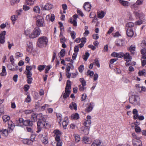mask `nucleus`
<instances>
[{
	"mask_svg": "<svg viewBox=\"0 0 146 146\" xmlns=\"http://www.w3.org/2000/svg\"><path fill=\"white\" fill-rule=\"evenodd\" d=\"M48 41V38L46 36H41L38 39V45L40 47L45 46L47 44Z\"/></svg>",
	"mask_w": 146,
	"mask_h": 146,
	"instance_id": "obj_1",
	"label": "nucleus"
},
{
	"mask_svg": "<svg viewBox=\"0 0 146 146\" xmlns=\"http://www.w3.org/2000/svg\"><path fill=\"white\" fill-rule=\"evenodd\" d=\"M129 102L134 106L139 105V98L137 95H132L129 98Z\"/></svg>",
	"mask_w": 146,
	"mask_h": 146,
	"instance_id": "obj_2",
	"label": "nucleus"
},
{
	"mask_svg": "<svg viewBox=\"0 0 146 146\" xmlns=\"http://www.w3.org/2000/svg\"><path fill=\"white\" fill-rule=\"evenodd\" d=\"M36 24L38 27H42L44 25V20L42 16L38 15L36 17Z\"/></svg>",
	"mask_w": 146,
	"mask_h": 146,
	"instance_id": "obj_3",
	"label": "nucleus"
},
{
	"mask_svg": "<svg viewBox=\"0 0 146 146\" xmlns=\"http://www.w3.org/2000/svg\"><path fill=\"white\" fill-rule=\"evenodd\" d=\"M41 31L38 27H36L33 30V32L29 35V36L31 38H35L37 37L40 35Z\"/></svg>",
	"mask_w": 146,
	"mask_h": 146,
	"instance_id": "obj_4",
	"label": "nucleus"
},
{
	"mask_svg": "<svg viewBox=\"0 0 146 146\" xmlns=\"http://www.w3.org/2000/svg\"><path fill=\"white\" fill-rule=\"evenodd\" d=\"M132 135L133 136V143L134 146H137L141 144V141L140 140L139 137H137L135 133H133Z\"/></svg>",
	"mask_w": 146,
	"mask_h": 146,
	"instance_id": "obj_5",
	"label": "nucleus"
},
{
	"mask_svg": "<svg viewBox=\"0 0 146 146\" xmlns=\"http://www.w3.org/2000/svg\"><path fill=\"white\" fill-rule=\"evenodd\" d=\"M46 120L39 121L37 123L38 128H45L48 125L45 121Z\"/></svg>",
	"mask_w": 146,
	"mask_h": 146,
	"instance_id": "obj_6",
	"label": "nucleus"
},
{
	"mask_svg": "<svg viewBox=\"0 0 146 146\" xmlns=\"http://www.w3.org/2000/svg\"><path fill=\"white\" fill-rule=\"evenodd\" d=\"M86 119H87L85 120L84 123V125L85 126V127L90 128L91 117L90 116L88 115L87 116Z\"/></svg>",
	"mask_w": 146,
	"mask_h": 146,
	"instance_id": "obj_7",
	"label": "nucleus"
},
{
	"mask_svg": "<svg viewBox=\"0 0 146 146\" xmlns=\"http://www.w3.org/2000/svg\"><path fill=\"white\" fill-rule=\"evenodd\" d=\"M40 135L41 140L42 142L44 144H46L48 143V138L46 136V134H41Z\"/></svg>",
	"mask_w": 146,
	"mask_h": 146,
	"instance_id": "obj_8",
	"label": "nucleus"
},
{
	"mask_svg": "<svg viewBox=\"0 0 146 146\" xmlns=\"http://www.w3.org/2000/svg\"><path fill=\"white\" fill-rule=\"evenodd\" d=\"M6 35V31H4L2 32L0 34V43L3 44L5 42V35Z\"/></svg>",
	"mask_w": 146,
	"mask_h": 146,
	"instance_id": "obj_9",
	"label": "nucleus"
},
{
	"mask_svg": "<svg viewBox=\"0 0 146 146\" xmlns=\"http://www.w3.org/2000/svg\"><path fill=\"white\" fill-rule=\"evenodd\" d=\"M124 43L125 41L123 39H118L115 41V44L116 45L120 47L123 46Z\"/></svg>",
	"mask_w": 146,
	"mask_h": 146,
	"instance_id": "obj_10",
	"label": "nucleus"
},
{
	"mask_svg": "<svg viewBox=\"0 0 146 146\" xmlns=\"http://www.w3.org/2000/svg\"><path fill=\"white\" fill-rule=\"evenodd\" d=\"M134 13L137 18H138L139 19H142L143 16V14L139 11H134Z\"/></svg>",
	"mask_w": 146,
	"mask_h": 146,
	"instance_id": "obj_11",
	"label": "nucleus"
},
{
	"mask_svg": "<svg viewBox=\"0 0 146 146\" xmlns=\"http://www.w3.org/2000/svg\"><path fill=\"white\" fill-rule=\"evenodd\" d=\"M91 7V5L88 2L85 3L83 6V7L85 9L88 11H90Z\"/></svg>",
	"mask_w": 146,
	"mask_h": 146,
	"instance_id": "obj_12",
	"label": "nucleus"
},
{
	"mask_svg": "<svg viewBox=\"0 0 146 146\" xmlns=\"http://www.w3.org/2000/svg\"><path fill=\"white\" fill-rule=\"evenodd\" d=\"M126 33L127 36L130 37H132L134 35V32L131 29H127L126 31Z\"/></svg>",
	"mask_w": 146,
	"mask_h": 146,
	"instance_id": "obj_13",
	"label": "nucleus"
},
{
	"mask_svg": "<svg viewBox=\"0 0 146 146\" xmlns=\"http://www.w3.org/2000/svg\"><path fill=\"white\" fill-rule=\"evenodd\" d=\"M124 58L126 61H131L132 57L129 53H126L124 54Z\"/></svg>",
	"mask_w": 146,
	"mask_h": 146,
	"instance_id": "obj_14",
	"label": "nucleus"
},
{
	"mask_svg": "<svg viewBox=\"0 0 146 146\" xmlns=\"http://www.w3.org/2000/svg\"><path fill=\"white\" fill-rule=\"evenodd\" d=\"M82 141L83 143L87 144H90L91 142L90 139L86 136H84L83 137Z\"/></svg>",
	"mask_w": 146,
	"mask_h": 146,
	"instance_id": "obj_15",
	"label": "nucleus"
},
{
	"mask_svg": "<svg viewBox=\"0 0 146 146\" xmlns=\"http://www.w3.org/2000/svg\"><path fill=\"white\" fill-rule=\"evenodd\" d=\"M52 7V5L49 3H46L44 6V7L42 9L43 10H49L51 9Z\"/></svg>",
	"mask_w": 146,
	"mask_h": 146,
	"instance_id": "obj_16",
	"label": "nucleus"
},
{
	"mask_svg": "<svg viewBox=\"0 0 146 146\" xmlns=\"http://www.w3.org/2000/svg\"><path fill=\"white\" fill-rule=\"evenodd\" d=\"M118 1L124 7H127L129 5V3L127 1L123 0H118Z\"/></svg>",
	"mask_w": 146,
	"mask_h": 146,
	"instance_id": "obj_17",
	"label": "nucleus"
},
{
	"mask_svg": "<svg viewBox=\"0 0 146 146\" xmlns=\"http://www.w3.org/2000/svg\"><path fill=\"white\" fill-rule=\"evenodd\" d=\"M68 118L66 117H65L62 123V125L64 128L66 129V127L68 124Z\"/></svg>",
	"mask_w": 146,
	"mask_h": 146,
	"instance_id": "obj_18",
	"label": "nucleus"
},
{
	"mask_svg": "<svg viewBox=\"0 0 146 146\" xmlns=\"http://www.w3.org/2000/svg\"><path fill=\"white\" fill-rule=\"evenodd\" d=\"M23 123L24 125L26 126H32L33 125L32 121L29 120L24 121L23 122Z\"/></svg>",
	"mask_w": 146,
	"mask_h": 146,
	"instance_id": "obj_19",
	"label": "nucleus"
},
{
	"mask_svg": "<svg viewBox=\"0 0 146 146\" xmlns=\"http://www.w3.org/2000/svg\"><path fill=\"white\" fill-rule=\"evenodd\" d=\"M8 127L10 129L9 130L10 132L13 129L14 127V125L12 121H9L8 122Z\"/></svg>",
	"mask_w": 146,
	"mask_h": 146,
	"instance_id": "obj_20",
	"label": "nucleus"
},
{
	"mask_svg": "<svg viewBox=\"0 0 146 146\" xmlns=\"http://www.w3.org/2000/svg\"><path fill=\"white\" fill-rule=\"evenodd\" d=\"M71 82L69 80H68L66 82V85L65 88V91H70L69 90L71 89Z\"/></svg>",
	"mask_w": 146,
	"mask_h": 146,
	"instance_id": "obj_21",
	"label": "nucleus"
},
{
	"mask_svg": "<svg viewBox=\"0 0 146 146\" xmlns=\"http://www.w3.org/2000/svg\"><path fill=\"white\" fill-rule=\"evenodd\" d=\"M69 107L71 110L73 109L75 110H77V105L76 103L74 102H72L70 104Z\"/></svg>",
	"mask_w": 146,
	"mask_h": 146,
	"instance_id": "obj_22",
	"label": "nucleus"
},
{
	"mask_svg": "<svg viewBox=\"0 0 146 146\" xmlns=\"http://www.w3.org/2000/svg\"><path fill=\"white\" fill-rule=\"evenodd\" d=\"M90 128L88 127H82V130L83 131L85 135H87L89 133V131Z\"/></svg>",
	"mask_w": 146,
	"mask_h": 146,
	"instance_id": "obj_23",
	"label": "nucleus"
},
{
	"mask_svg": "<svg viewBox=\"0 0 146 146\" xmlns=\"http://www.w3.org/2000/svg\"><path fill=\"white\" fill-rule=\"evenodd\" d=\"M135 46L131 45L129 47V50L131 52V54H135Z\"/></svg>",
	"mask_w": 146,
	"mask_h": 146,
	"instance_id": "obj_24",
	"label": "nucleus"
},
{
	"mask_svg": "<svg viewBox=\"0 0 146 146\" xmlns=\"http://www.w3.org/2000/svg\"><path fill=\"white\" fill-rule=\"evenodd\" d=\"M133 113L134 115L133 116V118L134 119H136L137 118L138 114V111L136 109H135L133 110Z\"/></svg>",
	"mask_w": 146,
	"mask_h": 146,
	"instance_id": "obj_25",
	"label": "nucleus"
},
{
	"mask_svg": "<svg viewBox=\"0 0 146 146\" xmlns=\"http://www.w3.org/2000/svg\"><path fill=\"white\" fill-rule=\"evenodd\" d=\"M38 119L39 121H41L43 120H46V119L44 117V116L42 115V113H39L37 115Z\"/></svg>",
	"mask_w": 146,
	"mask_h": 146,
	"instance_id": "obj_26",
	"label": "nucleus"
},
{
	"mask_svg": "<svg viewBox=\"0 0 146 146\" xmlns=\"http://www.w3.org/2000/svg\"><path fill=\"white\" fill-rule=\"evenodd\" d=\"M93 103L92 102L90 103L89 106L85 109V111L86 112H89L91 111L92 110L93 104Z\"/></svg>",
	"mask_w": 146,
	"mask_h": 146,
	"instance_id": "obj_27",
	"label": "nucleus"
},
{
	"mask_svg": "<svg viewBox=\"0 0 146 146\" xmlns=\"http://www.w3.org/2000/svg\"><path fill=\"white\" fill-rule=\"evenodd\" d=\"M32 122L36 121L38 119L37 115L35 113H33L31 117Z\"/></svg>",
	"mask_w": 146,
	"mask_h": 146,
	"instance_id": "obj_28",
	"label": "nucleus"
},
{
	"mask_svg": "<svg viewBox=\"0 0 146 146\" xmlns=\"http://www.w3.org/2000/svg\"><path fill=\"white\" fill-rule=\"evenodd\" d=\"M138 74L139 76H146V70L143 69L142 70H139L138 72Z\"/></svg>",
	"mask_w": 146,
	"mask_h": 146,
	"instance_id": "obj_29",
	"label": "nucleus"
},
{
	"mask_svg": "<svg viewBox=\"0 0 146 146\" xmlns=\"http://www.w3.org/2000/svg\"><path fill=\"white\" fill-rule=\"evenodd\" d=\"M131 8L132 9L137 10L139 8V5L136 3H135L132 5L130 6Z\"/></svg>",
	"mask_w": 146,
	"mask_h": 146,
	"instance_id": "obj_30",
	"label": "nucleus"
},
{
	"mask_svg": "<svg viewBox=\"0 0 146 146\" xmlns=\"http://www.w3.org/2000/svg\"><path fill=\"white\" fill-rule=\"evenodd\" d=\"M70 92L71 91H66L65 90V92L63 94V97L64 98L66 99L68 97Z\"/></svg>",
	"mask_w": 146,
	"mask_h": 146,
	"instance_id": "obj_31",
	"label": "nucleus"
},
{
	"mask_svg": "<svg viewBox=\"0 0 146 146\" xmlns=\"http://www.w3.org/2000/svg\"><path fill=\"white\" fill-rule=\"evenodd\" d=\"M53 133L54 134V136H61L62 134L61 132L59 130L56 129L54 131Z\"/></svg>",
	"mask_w": 146,
	"mask_h": 146,
	"instance_id": "obj_32",
	"label": "nucleus"
},
{
	"mask_svg": "<svg viewBox=\"0 0 146 146\" xmlns=\"http://www.w3.org/2000/svg\"><path fill=\"white\" fill-rule=\"evenodd\" d=\"M2 119H3V121L5 122H6L10 119V117L9 116L5 115L3 116Z\"/></svg>",
	"mask_w": 146,
	"mask_h": 146,
	"instance_id": "obj_33",
	"label": "nucleus"
},
{
	"mask_svg": "<svg viewBox=\"0 0 146 146\" xmlns=\"http://www.w3.org/2000/svg\"><path fill=\"white\" fill-rule=\"evenodd\" d=\"M76 142H78L80 140V136L78 134H74V135Z\"/></svg>",
	"mask_w": 146,
	"mask_h": 146,
	"instance_id": "obj_34",
	"label": "nucleus"
},
{
	"mask_svg": "<svg viewBox=\"0 0 146 146\" xmlns=\"http://www.w3.org/2000/svg\"><path fill=\"white\" fill-rule=\"evenodd\" d=\"M13 66L11 64H11H7V67L8 68L9 70L14 71L15 70V69Z\"/></svg>",
	"mask_w": 146,
	"mask_h": 146,
	"instance_id": "obj_35",
	"label": "nucleus"
},
{
	"mask_svg": "<svg viewBox=\"0 0 146 146\" xmlns=\"http://www.w3.org/2000/svg\"><path fill=\"white\" fill-rule=\"evenodd\" d=\"M36 0H26V4L29 5H32L34 4V1Z\"/></svg>",
	"mask_w": 146,
	"mask_h": 146,
	"instance_id": "obj_36",
	"label": "nucleus"
},
{
	"mask_svg": "<svg viewBox=\"0 0 146 146\" xmlns=\"http://www.w3.org/2000/svg\"><path fill=\"white\" fill-rule=\"evenodd\" d=\"M90 55L89 53L88 52H86L85 54L83 56V59L85 61H86Z\"/></svg>",
	"mask_w": 146,
	"mask_h": 146,
	"instance_id": "obj_37",
	"label": "nucleus"
},
{
	"mask_svg": "<svg viewBox=\"0 0 146 146\" xmlns=\"http://www.w3.org/2000/svg\"><path fill=\"white\" fill-rule=\"evenodd\" d=\"M17 16L16 15H13L11 17V19L13 22V24H14L15 21L17 19Z\"/></svg>",
	"mask_w": 146,
	"mask_h": 146,
	"instance_id": "obj_38",
	"label": "nucleus"
},
{
	"mask_svg": "<svg viewBox=\"0 0 146 146\" xmlns=\"http://www.w3.org/2000/svg\"><path fill=\"white\" fill-rule=\"evenodd\" d=\"M72 117L74 119H78L79 118V115L77 113H76L74 114H73L72 115Z\"/></svg>",
	"mask_w": 146,
	"mask_h": 146,
	"instance_id": "obj_39",
	"label": "nucleus"
},
{
	"mask_svg": "<svg viewBox=\"0 0 146 146\" xmlns=\"http://www.w3.org/2000/svg\"><path fill=\"white\" fill-rule=\"evenodd\" d=\"M45 67V65H40L37 68V69L40 71L41 72L43 70Z\"/></svg>",
	"mask_w": 146,
	"mask_h": 146,
	"instance_id": "obj_40",
	"label": "nucleus"
},
{
	"mask_svg": "<svg viewBox=\"0 0 146 146\" xmlns=\"http://www.w3.org/2000/svg\"><path fill=\"white\" fill-rule=\"evenodd\" d=\"M33 10L36 13H39L40 11V9L38 6H37L34 7Z\"/></svg>",
	"mask_w": 146,
	"mask_h": 146,
	"instance_id": "obj_41",
	"label": "nucleus"
},
{
	"mask_svg": "<svg viewBox=\"0 0 146 146\" xmlns=\"http://www.w3.org/2000/svg\"><path fill=\"white\" fill-rule=\"evenodd\" d=\"M34 111V109H32L31 110H25L24 111V112L25 114H28L30 113H31L32 112Z\"/></svg>",
	"mask_w": 146,
	"mask_h": 146,
	"instance_id": "obj_42",
	"label": "nucleus"
},
{
	"mask_svg": "<svg viewBox=\"0 0 146 146\" xmlns=\"http://www.w3.org/2000/svg\"><path fill=\"white\" fill-rule=\"evenodd\" d=\"M79 80L81 82L82 86H85L86 85V82L83 78H80Z\"/></svg>",
	"mask_w": 146,
	"mask_h": 146,
	"instance_id": "obj_43",
	"label": "nucleus"
},
{
	"mask_svg": "<svg viewBox=\"0 0 146 146\" xmlns=\"http://www.w3.org/2000/svg\"><path fill=\"white\" fill-rule=\"evenodd\" d=\"M87 75H89L91 77H92L94 75V72L92 71L88 70L87 72Z\"/></svg>",
	"mask_w": 146,
	"mask_h": 146,
	"instance_id": "obj_44",
	"label": "nucleus"
},
{
	"mask_svg": "<svg viewBox=\"0 0 146 146\" xmlns=\"http://www.w3.org/2000/svg\"><path fill=\"white\" fill-rule=\"evenodd\" d=\"M134 24L132 22H129L127 23L126 24V26L127 27H132L134 26Z\"/></svg>",
	"mask_w": 146,
	"mask_h": 146,
	"instance_id": "obj_45",
	"label": "nucleus"
},
{
	"mask_svg": "<svg viewBox=\"0 0 146 146\" xmlns=\"http://www.w3.org/2000/svg\"><path fill=\"white\" fill-rule=\"evenodd\" d=\"M105 15L104 12L103 11H102L100 13H98V17L101 18H102Z\"/></svg>",
	"mask_w": 146,
	"mask_h": 146,
	"instance_id": "obj_46",
	"label": "nucleus"
},
{
	"mask_svg": "<svg viewBox=\"0 0 146 146\" xmlns=\"http://www.w3.org/2000/svg\"><path fill=\"white\" fill-rule=\"evenodd\" d=\"M23 56L22 54L20 52H18L15 54V58H17L19 57H22Z\"/></svg>",
	"mask_w": 146,
	"mask_h": 146,
	"instance_id": "obj_47",
	"label": "nucleus"
},
{
	"mask_svg": "<svg viewBox=\"0 0 146 146\" xmlns=\"http://www.w3.org/2000/svg\"><path fill=\"white\" fill-rule=\"evenodd\" d=\"M65 51L64 49H62L61 50L60 52V54L61 57H64L65 54Z\"/></svg>",
	"mask_w": 146,
	"mask_h": 146,
	"instance_id": "obj_48",
	"label": "nucleus"
},
{
	"mask_svg": "<svg viewBox=\"0 0 146 146\" xmlns=\"http://www.w3.org/2000/svg\"><path fill=\"white\" fill-rule=\"evenodd\" d=\"M70 35L72 38L74 39L76 38V33L74 31H72L70 33Z\"/></svg>",
	"mask_w": 146,
	"mask_h": 146,
	"instance_id": "obj_49",
	"label": "nucleus"
},
{
	"mask_svg": "<svg viewBox=\"0 0 146 146\" xmlns=\"http://www.w3.org/2000/svg\"><path fill=\"white\" fill-rule=\"evenodd\" d=\"M10 60L11 64H12L13 66H15V64L14 63V58L13 56H10Z\"/></svg>",
	"mask_w": 146,
	"mask_h": 146,
	"instance_id": "obj_50",
	"label": "nucleus"
},
{
	"mask_svg": "<svg viewBox=\"0 0 146 146\" xmlns=\"http://www.w3.org/2000/svg\"><path fill=\"white\" fill-rule=\"evenodd\" d=\"M124 56V54L123 52L117 53V57L121 58Z\"/></svg>",
	"mask_w": 146,
	"mask_h": 146,
	"instance_id": "obj_51",
	"label": "nucleus"
},
{
	"mask_svg": "<svg viewBox=\"0 0 146 146\" xmlns=\"http://www.w3.org/2000/svg\"><path fill=\"white\" fill-rule=\"evenodd\" d=\"M7 131H8L6 129L2 130H1L2 133L3 135L4 136H6L7 135Z\"/></svg>",
	"mask_w": 146,
	"mask_h": 146,
	"instance_id": "obj_52",
	"label": "nucleus"
},
{
	"mask_svg": "<svg viewBox=\"0 0 146 146\" xmlns=\"http://www.w3.org/2000/svg\"><path fill=\"white\" fill-rule=\"evenodd\" d=\"M27 82L29 84H31L32 82L33 78L32 77L27 78Z\"/></svg>",
	"mask_w": 146,
	"mask_h": 146,
	"instance_id": "obj_53",
	"label": "nucleus"
},
{
	"mask_svg": "<svg viewBox=\"0 0 146 146\" xmlns=\"http://www.w3.org/2000/svg\"><path fill=\"white\" fill-rule=\"evenodd\" d=\"M95 63L96 65L98 68L100 67V64L99 62V61L98 59L96 58L95 60Z\"/></svg>",
	"mask_w": 146,
	"mask_h": 146,
	"instance_id": "obj_54",
	"label": "nucleus"
},
{
	"mask_svg": "<svg viewBox=\"0 0 146 146\" xmlns=\"http://www.w3.org/2000/svg\"><path fill=\"white\" fill-rule=\"evenodd\" d=\"M30 88V86L28 85H25L24 88V89L25 91L27 92Z\"/></svg>",
	"mask_w": 146,
	"mask_h": 146,
	"instance_id": "obj_55",
	"label": "nucleus"
},
{
	"mask_svg": "<svg viewBox=\"0 0 146 146\" xmlns=\"http://www.w3.org/2000/svg\"><path fill=\"white\" fill-rule=\"evenodd\" d=\"M94 142L97 145V146L100 145L101 143V141L99 140H96L94 141Z\"/></svg>",
	"mask_w": 146,
	"mask_h": 146,
	"instance_id": "obj_56",
	"label": "nucleus"
},
{
	"mask_svg": "<svg viewBox=\"0 0 146 146\" xmlns=\"http://www.w3.org/2000/svg\"><path fill=\"white\" fill-rule=\"evenodd\" d=\"M19 1L18 0H11V3L12 5H13L15 3H18Z\"/></svg>",
	"mask_w": 146,
	"mask_h": 146,
	"instance_id": "obj_57",
	"label": "nucleus"
},
{
	"mask_svg": "<svg viewBox=\"0 0 146 146\" xmlns=\"http://www.w3.org/2000/svg\"><path fill=\"white\" fill-rule=\"evenodd\" d=\"M84 69V66L81 65L78 68V70L80 72L82 73Z\"/></svg>",
	"mask_w": 146,
	"mask_h": 146,
	"instance_id": "obj_58",
	"label": "nucleus"
},
{
	"mask_svg": "<svg viewBox=\"0 0 146 146\" xmlns=\"http://www.w3.org/2000/svg\"><path fill=\"white\" fill-rule=\"evenodd\" d=\"M141 45L144 48H145L146 47V42L145 40H143L142 41L141 43Z\"/></svg>",
	"mask_w": 146,
	"mask_h": 146,
	"instance_id": "obj_59",
	"label": "nucleus"
},
{
	"mask_svg": "<svg viewBox=\"0 0 146 146\" xmlns=\"http://www.w3.org/2000/svg\"><path fill=\"white\" fill-rule=\"evenodd\" d=\"M135 131L136 132H140L141 131V130L140 127L137 126V125L135 126Z\"/></svg>",
	"mask_w": 146,
	"mask_h": 146,
	"instance_id": "obj_60",
	"label": "nucleus"
},
{
	"mask_svg": "<svg viewBox=\"0 0 146 146\" xmlns=\"http://www.w3.org/2000/svg\"><path fill=\"white\" fill-rule=\"evenodd\" d=\"M31 98L28 95L27 97L25 99V102H30L31 101Z\"/></svg>",
	"mask_w": 146,
	"mask_h": 146,
	"instance_id": "obj_61",
	"label": "nucleus"
},
{
	"mask_svg": "<svg viewBox=\"0 0 146 146\" xmlns=\"http://www.w3.org/2000/svg\"><path fill=\"white\" fill-rule=\"evenodd\" d=\"M143 0H137L136 1V3L139 5H140L143 4Z\"/></svg>",
	"mask_w": 146,
	"mask_h": 146,
	"instance_id": "obj_62",
	"label": "nucleus"
},
{
	"mask_svg": "<svg viewBox=\"0 0 146 146\" xmlns=\"http://www.w3.org/2000/svg\"><path fill=\"white\" fill-rule=\"evenodd\" d=\"M60 136H58V135H57V136H55V140H56V141L58 142H60Z\"/></svg>",
	"mask_w": 146,
	"mask_h": 146,
	"instance_id": "obj_63",
	"label": "nucleus"
},
{
	"mask_svg": "<svg viewBox=\"0 0 146 146\" xmlns=\"http://www.w3.org/2000/svg\"><path fill=\"white\" fill-rule=\"evenodd\" d=\"M98 35L96 34H94L93 35V37L94 39L95 40L98 39L99 37Z\"/></svg>",
	"mask_w": 146,
	"mask_h": 146,
	"instance_id": "obj_64",
	"label": "nucleus"
}]
</instances>
